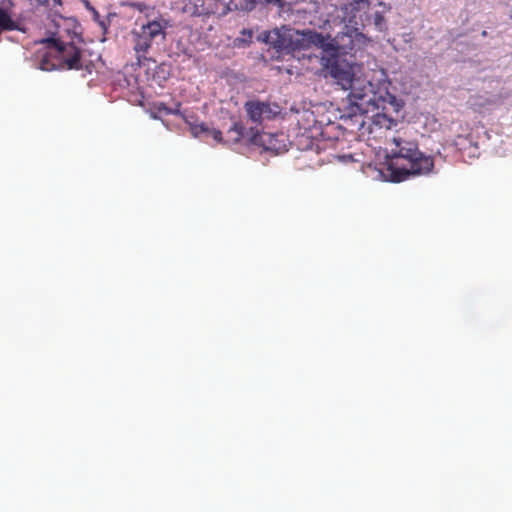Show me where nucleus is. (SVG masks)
Returning <instances> with one entry per match:
<instances>
[{
    "mask_svg": "<svg viewBox=\"0 0 512 512\" xmlns=\"http://www.w3.org/2000/svg\"><path fill=\"white\" fill-rule=\"evenodd\" d=\"M290 31L291 29H274L264 32L261 39L277 52L289 54Z\"/></svg>",
    "mask_w": 512,
    "mask_h": 512,
    "instance_id": "6e6552de",
    "label": "nucleus"
},
{
    "mask_svg": "<svg viewBox=\"0 0 512 512\" xmlns=\"http://www.w3.org/2000/svg\"><path fill=\"white\" fill-rule=\"evenodd\" d=\"M244 109L248 118L257 124H261L265 119H272L276 114L269 103L258 100L247 101Z\"/></svg>",
    "mask_w": 512,
    "mask_h": 512,
    "instance_id": "0eeeda50",
    "label": "nucleus"
},
{
    "mask_svg": "<svg viewBox=\"0 0 512 512\" xmlns=\"http://www.w3.org/2000/svg\"><path fill=\"white\" fill-rule=\"evenodd\" d=\"M157 110L161 113H164L166 115L173 114L174 112L172 109L168 108L164 103H160L157 106Z\"/></svg>",
    "mask_w": 512,
    "mask_h": 512,
    "instance_id": "dca6fc26",
    "label": "nucleus"
},
{
    "mask_svg": "<svg viewBox=\"0 0 512 512\" xmlns=\"http://www.w3.org/2000/svg\"><path fill=\"white\" fill-rule=\"evenodd\" d=\"M417 141L408 137L406 131L398 130L391 136H386V152L387 156H395L397 150L407 147L404 143H416Z\"/></svg>",
    "mask_w": 512,
    "mask_h": 512,
    "instance_id": "9d476101",
    "label": "nucleus"
},
{
    "mask_svg": "<svg viewBox=\"0 0 512 512\" xmlns=\"http://www.w3.org/2000/svg\"><path fill=\"white\" fill-rule=\"evenodd\" d=\"M193 2L197 15H211L216 14L218 16L226 15L224 8V0H190Z\"/></svg>",
    "mask_w": 512,
    "mask_h": 512,
    "instance_id": "1a4fd4ad",
    "label": "nucleus"
},
{
    "mask_svg": "<svg viewBox=\"0 0 512 512\" xmlns=\"http://www.w3.org/2000/svg\"><path fill=\"white\" fill-rule=\"evenodd\" d=\"M355 37L359 38V39H362L363 43H365L368 40L363 34L357 33L356 31H355Z\"/></svg>",
    "mask_w": 512,
    "mask_h": 512,
    "instance_id": "6ab92c4d",
    "label": "nucleus"
},
{
    "mask_svg": "<svg viewBox=\"0 0 512 512\" xmlns=\"http://www.w3.org/2000/svg\"><path fill=\"white\" fill-rule=\"evenodd\" d=\"M256 1H257V3H261V4H272V5H277L279 7L283 6L282 0H256Z\"/></svg>",
    "mask_w": 512,
    "mask_h": 512,
    "instance_id": "f3484780",
    "label": "nucleus"
},
{
    "mask_svg": "<svg viewBox=\"0 0 512 512\" xmlns=\"http://www.w3.org/2000/svg\"><path fill=\"white\" fill-rule=\"evenodd\" d=\"M338 38L339 36L331 39L330 36H324L312 30H291L289 54L296 57L300 52L308 51L312 47L322 48L325 52L340 50L342 46L339 44ZM345 47L353 49V45H344L343 48Z\"/></svg>",
    "mask_w": 512,
    "mask_h": 512,
    "instance_id": "39448f33",
    "label": "nucleus"
},
{
    "mask_svg": "<svg viewBox=\"0 0 512 512\" xmlns=\"http://www.w3.org/2000/svg\"><path fill=\"white\" fill-rule=\"evenodd\" d=\"M167 28L168 21L158 17L132 30L133 50L138 61L146 59V55L154 43L165 40Z\"/></svg>",
    "mask_w": 512,
    "mask_h": 512,
    "instance_id": "20e7f679",
    "label": "nucleus"
},
{
    "mask_svg": "<svg viewBox=\"0 0 512 512\" xmlns=\"http://www.w3.org/2000/svg\"><path fill=\"white\" fill-rule=\"evenodd\" d=\"M302 56H307V57H311V54H306V53H303Z\"/></svg>",
    "mask_w": 512,
    "mask_h": 512,
    "instance_id": "412c9836",
    "label": "nucleus"
},
{
    "mask_svg": "<svg viewBox=\"0 0 512 512\" xmlns=\"http://www.w3.org/2000/svg\"><path fill=\"white\" fill-rule=\"evenodd\" d=\"M404 144L407 147L398 149L395 156H387V171L392 182H402L410 175L427 174L434 167L433 158L420 152L417 142Z\"/></svg>",
    "mask_w": 512,
    "mask_h": 512,
    "instance_id": "7ed1b4c3",
    "label": "nucleus"
},
{
    "mask_svg": "<svg viewBox=\"0 0 512 512\" xmlns=\"http://www.w3.org/2000/svg\"><path fill=\"white\" fill-rule=\"evenodd\" d=\"M201 131L206 132L208 131V128H206L204 125L200 126Z\"/></svg>",
    "mask_w": 512,
    "mask_h": 512,
    "instance_id": "aec40b11",
    "label": "nucleus"
},
{
    "mask_svg": "<svg viewBox=\"0 0 512 512\" xmlns=\"http://www.w3.org/2000/svg\"><path fill=\"white\" fill-rule=\"evenodd\" d=\"M396 125L395 121L392 118H388L385 114L377 113L374 116L373 126L371 128V133L376 132L377 129L385 128L386 132L390 131L392 126Z\"/></svg>",
    "mask_w": 512,
    "mask_h": 512,
    "instance_id": "ddd939ff",
    "label": "nucleus"
},
{
    "mask_svg": "<svg viewBox=\"0 0 512 512\" xmlns=\"http://www.w3.org/2000/svg\"><path fill=\"white\" fill-rule=\"evenodd\" d=\"M331 57L327 59L326 67L329 74L336 83L343 89L349 90L347 115L354 117L356 115L367 114L374 110H386L387 106L396 105V97L385 91H374L370 82H365L355 78L353 66L335 55V51H330ZM339 52V50H336Z\"/></svg>",
    "mask_w": 512,
    "mask_h": 512,
    "instance_id": "f257e3e1",
    "label": "nucleus"
},
{
    "mask_svg": "<svg viewBox=\"0 0 512 512\" xmlns=\"http://www.w3.org/2000/svg\"><path fill=\"white\" fill-rule=\"evenodd\" d=\"M256 4V0H224L226 14L231 11H251Z\"/></svg>",
    "mask_w": 512,
    "mask_h": 512,
    "instance_id": "f8f14e48",
    "label": "nucleus"
},
{
    "mask_svg": "<svg viewBox=\"0 0 512 512\" xmlns=\"http://www.w3.org/2000/svg\"><path fill=\"white\" fill-rule=\"evenodd\" d=\"M90 10L92 12L93 20L99 25L103 34L105 35L110 26V16H112V14H110L106 19H102L99 12L95 8L91 7Z\"/></svg>",
    "mask_w": 512,
    "mask_h": 512,
    "instance_id": "4468645a",
    "label": "nucleus"
},
{
    "mask_svg": "<svg viewBox=\"0 0 512 512\" xmlns=\"http://www.w3.org/2000/svg\"><path fill=\"white\" fill-rule=\"evenodd\" d=\"M374 24L378 28V30L382 31L384 24H385V18L380 12H376L374 14Z\"/></svg>",
    "mask_w": 512,
    "mask_h": 512,
    "instance_id": "2eb2a0df",
    "label": "nucleus"
},
{
    "mask_svg": "<svg viewBox=\"0 0 512 512\" xmlns=\"http://www.w3.org/2000/svg\"><path fill=\"white\" fill-rule=\"evenodd\" d=\"M43 50L38 51V68L43 71L80 70L82 63V38L74 33L54 35L39 41Z\"/></svg>",
    "mask_w": 512,
    "mask_h": 512,
    "instance_id": "f03ea898",
    "label": "nucleus"
},
{
    "mask_svg": "<svg viewBox=\"0 0 512 512\" xmlns=\"http://www.w3.org/2000/svg\"><path fill=\"white\" fill-rule=\"evenodd\" d=\"M11 5L9 0L0 2V28L8 31L18 28L17 23L12 19Z\"/></svg>",
    "mask_w": 512,
    "mask_h": 512,
    "instance_id": "9b49d317",
    "label": "nucleus"
},
{
    "mask_svg": "<svg viewBox=\"0 0 512 512\" xmlns=\"http://www.w3.org/2000/svg\"><path fill=\"white\" fill-rule=\"evenodd\" d=\"M247 141L250 144L263 146L265 150L275 151L280 153L284 150V146L276 145V136L268 133L260 134L258 129L250 128L247 130L243 123L235 122L233 126L227 131V142L239 143Z\"/></svg>",
    "mask_w": 512,
    "mask_h": 512,
    "instance_id": "423d86ee",
    "label": "nucleus"
},
{
    "mask_svg": "<svg viewBox=\"0 0 512 512\" xmlns=\"http://www.w3.org/2000/svg\"><path fill=\"white\" fill-rule=\"evenodd\" d=\"M210 133L214 140H216L217 142L222 141V132L220 130L213 129L210 131Z\"/></svg>",
    "mask_w": 512,
    "mask_h": 512,
    "instance_id": "a211bd4d",
    "label": "nucleus"
}]
</instances>
